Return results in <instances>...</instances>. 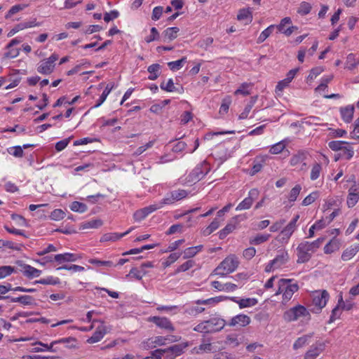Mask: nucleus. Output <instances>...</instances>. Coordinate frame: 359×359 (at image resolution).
Returning <instances> with one entry per match:
<instances>
[{
    "instance_id": "obj_1",
    "label": "nucleus",
    "mask_w": 359,
    "mask_h": 359,
    "mask_svg": "<svg viewBox=\"0 0 359 359\" xmlns=\"http://www.w3.org/2000/svg\"><path fill=\"white\" fill-rule=\"evenodd\" d=\"M239 262L234 255L226 257L219 265L215 269L216 275L225 276L226 275L233 272L238 266Z\"/></svg>"
},
{
    "instance_id": "obj_2",
    "label": "nucleus",
    "mask_w": 359,
    "mask_h": 359,
    "mask_svg": "<svg viewBox=\"0 0 359 359\" xmlns=\"http://www.w3.org/2000/svg\"><path fill=\"white\" fill-rule=\"evenodd\" d=\"M309 311L302 305H297L286 311L283 314L284 319L287 322L294 321L300 317L309 316Z\"/></svg>"
},
{
    "instance_id": "obj_3",
    "label": "nucleus",
    "mask_w": 359,
    "mask_h": 359,
    "mask_svg": "<svg viewBox=\"0 0 359 359\" xmlns=\"http://www.w3.org/2000/svg\"><path fill=\"white\" fill-rule=\"evenodd\" d=\"M312 297L313 305L315 306L313 312L319 313L325 306L330 297L329 293L326 290L316 291Z\"/></svg>"
},
{
    "instance_id": "obj_4",
    "label": "nucleus",
    "mask_w": 359,
    "mask_h": 359,
    "mask_svg": "<svg viewBox=\"0 0 359 359\" xmlns=\"http://www.w3.org/2000/svg\"><path fill=\"white\" fill-rule=\"evenodd\" d=\"M187 346V344H175L168 348L163 349V352L166 359H175L184 352V349Z\"/></svg>"
},
{
    "instance_id": "obj_5",
    "label": "nucleus",
    "mask_w": 359,
    "mask_h": 359,
    "mask_svg": "<svg viewBox=\"0 0 359 359\" xmlns=\"http://www.w3.org/2000/svg\"><path fill=\"white\" fill-rule=\"evenodd\" d=\"M325 348V342L317 341L304 355V359H316Z\"/></svg>"
},
{
    "instance_id": "obj_6",
    "label": "nucleus",
    "mask_w": 359,
    "mask_h": 359,
    "mask_svg": "<svg viewBox=\"0 0 359 359\" xmlns=\"http://www.w3.org/2000/svg\"><path fill=\"white\" fill-rule=\"evenodd\" d=\"M208 333L219 332L224 328L226 322L219 318H212L205 320Z\"/></svg>"
},
{
    "instance_id": "obj_7",
    "label": "nucleus",
    "mask_w": 359,
    "mask_h": 359,
    "mask_svg": "<svg viewBox=\"0 0 359 359\" xmlns=\"http://www.w3.org/2000/svg\"><path fill=\"white\" fill-rule=\"evenodd\" d=\"M259 196V191L256 189H252L250 191L248 197L245 198L242 202H241L236 207V210H248L249 209L255 200Z\"/></svg>"
},
{
    "instance_id": "obj_8",
    "label": "nucleus",
    "mask_w": 359,
    "mask_h": 359,
    "mask_svg": "<svg viewBox=\"0 0 359 359\" xmlns=\"http://www.w3.org/2000/svg\"><path fill=\"white\" fill-rule=\"evenodd\" d=\"M149 321L154 323L160 328L165 329L170 332L175 330L171 322L167 318L153 316L149 318Z\"/></svg>"
},
{
    "instance_id": "obj_9",
    "label": "nucleus",
    "mask_w": 359,
    "mask_h": 359,
    "mask_svg": "<svg viewBox=\"0 0 359 359\" xmlns=\"http://www.w3.org/2000/svg\"><path fill=\"white\" fill-rule=\"evenodd\" d=\"M107 332V328L103 322L99 325L93 336L87 339L88 344H94L100 341Z\"/></svg>"
},
{
    "instance_id": "obj_10",
    "label": "nucleus",
    "mask_w": 359,
    "mask_h": 359,
    "mask_svg": "<svg viewBox=\"0 0 359 359\" xmlns=\"http://www.w3.org/2000/svg\"><path fill=\"white\" fill-rule=\"evenodd\" d=\"M209 171L210 168L208 163L204 162L200 166L196 167L191 172V176L192 177V180H200L206 175Z\"/></svg>"
},
{
    "instance_id": "obj_11",
    "label": "nucleus",
    "mask_w": 359,
    "mask_h": 359,
    "mask_svg": "<svg viewBox=\"0 0 359 359\" xmlns=\"http://www.w3.org/2000/svg\"><path fill=\"white\" fill-rule=\"evenodd\" d=\"M250 318L248 316L244 314H240L234 316L231 318V321L229 323V326H241L244 327L250 324Z\"/></svg>"
},
{
    "instance_id": "obj_12",
    "label": "nucleus",
    "mask_w": 359,
    "mask_h": 359,
    "mask_svg": "<svg viewBox=\"0 0 359 359\" xmlns=\"http://www.w3.org/2000/svg\"><path fill=\"white\" fill-rule=\"evenodd\" d=\"M298 290L299 286L297 283H287L284 288V292L283 294V300L287 302L290 299H291L294 293L297 292Z\"/></svg>"
},
{
    "instance_id": "obj_13",
    "label": "nucleus",
    "mask_w": 359,
    "mask_h": 359,
    "mask_svg": "<svg viewBox=\"0 0 359 359\" xmlns=\"http://www.w3.org/2000/svg\"><path fill=\"white\" fill-rule=\"evenodd\" d=\"M289 259V255L286 251H280V253L271 260L272 264L275 266V268L279 269L283 264L287 262Z\"/></svg>"
},
{
    "instance_id": "obj_14",
    "label": "nucleus",
    "mask_w": 359,
    "mask_h": 359,
    "mask_svg": "<svg viewBox=\"0 0 359 359\" xmlns=\"http://www.w3.org/2000/svg\"><path fill=\"white\" fill-rule=\"evenodd\" d=\"M134 228L132 227L129 229L127 231L123 233H108L104 234L100 238L101 242H107V241H116L124 236L128 234Z\"/></svg>"
},
{
    "instance_id": "obj_15",
    "label": "nucleus",
    "mask_w": 359,
    "mask_h": 359,
    "mask_svg": "<svg viewBox=\"0 0 359 359\" xmlns=\"http://www.w3.org/2000/svg\"><path fill=\"white\" fill-rule=\"evenodd\" d=\"M359 251V245H354L347 248L341 255V259L343 261H348L352 259Z\"/></svg>"
},
{
    "instance_id": "obj_16",
    "label": "nucleus",
    "mask_w": 359,
    "mask_h": 359,
    "mask_svg": "<svg viewBox=\"0 0 359 359\" xmlns=\"http://www.w3.org/2000/svg\"><path fill=\"white\" fill-rule=\"evenodd\" d=\"M76 259V255L72 253L59 254L54 256V260L58 264L68 262H75Z\"/></svg>"
},
{
    "instance_id": "obj_17",
    "label": "nucleus",
    "mask_w": 359,
    "mask_h": 359,
    "mask_svg": "<svg viewBox=\"0 0 359 359\" xmlns=\"http://www.w3.org/2000/svg\"><path fill=\"white\" fill-rule=\"evenodd\" d=\"M340 112H341L343 120L346 123H350L353 119V113H354V107L349 105L344 108H341Z\"/></svg>"
},
{
    "instance_id": "obj_18",
    "label": "nucleus",
    "mask_w": 359,
    "mask_h": 359,
    "mask_svg": "<svg viewBox=\"0 0 359 359\" xmlns=\"http://www.w3.org/2000/svg\"><path fill=\"white\" fill-rule=\"evenodd\" d=\"M55 65L49 64L46 60L41 62L37 67V71L42 74H50L54 70Z\"/></svg>"
},
{
    "instance_id": "obj_19",
    "label": "nucleus",
    "mask_w": 359,
    "mask_h": 359,
    "mask_svg": "<svg viewBox=\"0 0 359 359\" xmlns=\"http://www.w3.org/2000/svg\"><path fill=\"white\" fill-rule=\"evenodd\" d=\"M297 262L298 263H305L308 262L311 258V254L309 251L306 250L304 248H301V245L299 244L297 247Z\"/></svg>"
},
{
    "instance_id": "obj_20",
    "label": "nucleus",
    "mask_w": 359,
    "mask_h": 359,
    "mask_svg": "<svg viewBox=\"0 0 359 359\" xmlns=\"http://www.w3.org/2000/svg\"><path fill=\"white\" fill-rule=\"evenodd\" d=\"M23 273L25 276L31 278L33 277H38L40 276L41 271L37 269H35L30 265L24 264L22 266Z\"/></svg>"
},
{
    "instance_id": "obj_21",
    "label": "nucleus",
    "mask_w": 359,
    "mask_h": 359,
    "mask_svg": "<svg viewBox=\"0 0 359 359\" xmlns=\"http://www.w3.org/2000/svg\"><path fill=\"white\" fill-rule=\"evenodd\" d=\"M235 299V297H233L231 299L235 302L238 303L241 309L255 306L258 302L257 299L255 298L241 299L238 301L236 300Z\"/></svg>"
},
{
    "instance_id": "obj_22",
    "label": "nucleus",
    "mask_w": 359,
    "mask_h": 359,
    "mask_svg": "<svg viewBox=\"0 0 359 359\" xmlns=\"http://www.w3.org/2000/svg\"><path fill=\"white\" fill-rule=\"evenodd\" d=\"M257 100V95L253 96L250 98L249 103L245 106L243 111L239 115V119H245L248 117V115L255 104Z\"/></svg>"
},
{
    "instance_id": "obj_23",
    "label": "nucleus",
    "mask_w": 359,
    "mask_h": 359,
    "mask_svg": "<svg viewBox=\"0 0 359 359\" xmlns=\"http://www.w3.org/2000/svg\"><path fill=\"white\" fill-rule=\"evenodd\" d=\"M11 302H18L23 305H32L34 302V298L29 295H23L18 297H11Z\"/></svg>"
},
{
    "instance_id": "obj_24",
    "label": "nucleus",
    "mask_w": 359,
    "mask_h": 359,
    "mask_svg": "<svg viewBox=\"0 0 359 359\" xmlns=\"http://www.w3.org/2000/svg\"><path fill=\"white\" fill-rule=\"evenodd\" d=\"M237 19L240 21L246 20L245 24H248L252 20V13L249 9H241L237 15Z\"/></svg>"
},
{
    "instance_id": "obj_25",
    "label": "nucleus",
    "mask_w": 359,
    "mask_h": 359,
    "mask_svg": "<svg viewBox=\"0 0 359 359\" xmlns=\"http://www.w3.org/2000/svg\"><path fill=\"white\" fill-rule=\"evenodd\" d=\"M179 31L180 29L176 27L167 28L163 32V36L165 39L172 41L177 37V33Z\"/></svg>"
},
{
    "instance_id": "obj_26",
    "label": "nucleus",
    "mask_w": 359,
    "mask_h": 359,
    "mask_svg": "<svg viewBox=\"0 0 359 359\" xmlns=\"http://www.w3.org/2000/svg\"><path fill=\"white\" fill-rule=\"evenodd\" d=\"M114 88V85L110 86V84H107L104 90L100 95V98L97 100L96 104L92 108H97L100 107L106 100L109 93Z\"/></svg>"
},
{
    "instance_id": "obj_27",
    "label": "nucleus",
    "mask_w": 359,
    "mask_h": 359,
    "mask_svg": "<svg viewBox=\"0 0 359 359\" xmlns=\"http://www.w3.org/2000/svg\"><path fill=\"white\" fill-rule=\"evenodd\" d=\"M160 69L161 66L159 64H153L149 66L147 71L151 74L149 76L148 79L151 81L156 80L158 77Z\"/></svg>"
},
{
    "instance_id": "obj_28",
    "label": "nucleus",
    "mask_w": 359,
    "mask_h": 359,
    "mask_svg": "<svg viewBox=\"0 0 359 359\" xmlns=\"http://www.w3.org/2000/svg\"><path fill=\"white\" fill-rule=\"evenodd\" d=\"M312 337V334H306L299 337L293 344L294 349L297 350L302 348L308 343V341Z\"/></svg>"
},
{
    "instance_id": "obj_29",
    "label": "nucleus",
    "mask_w": 359,
    "mask_h": 359,
    "mask_svg": "<svg viewBox=\"0 0 359 359\" xmlns=\"http://www.w3.org/2000/svg\"><path fill=\"white\" fill-rule=\"evenodd\" d=\"M306 158V153L303 151H299L297 154L294 155L290 159V164L292 165H297L299 163H303V161Z\"/></svg>"
},
{
    "instance_id": "obj_30",
    "label": "nucleus",
    "mask_w": 359,
    "mask_h": 359,
    "mask_svg": "<svg viewBox=\"0 0 359 359\" xmlns=\"http://www.w3.org/2000/svg\"><path fill=\"white\" fill-rule=\"evenodd\" d=\"M271 235L270 234H257L253 238H250V243L252 245H259L267 241Z\"/></svg>"
},
{
    "instance_id": "obj_31",
    "label": "nucleus",
    "mask_w": 359,
    "mask_h": 359,
    "mask_svg": "<svg viewBox=\"0 0 359 359\" xmlns=\"http://www.w3.org/2000/svg\"><path fill=\"white\" fill-rule=\"evenodd\" d=\"M275 25H270L266 29H265L259 35L257 39V43H261L264 42L272 33L273 29H274Z\"/></svg>"
},
{
    "instance_id": "obj_32",
    "label": "nucleus",
    "mask_w": 359,
    "mask_h": 359,
    "mask_svg": "<svg viewBox=\"0 0 359 359\" xmlns=\"http://www.w3.org/2000/svg\"><path fill=\"white\" fill-rule=\"evenodd\" d=\"M70 209L74 212H84L87 210V205L79 201H74L70 205Z\"/></svg>"
},
{
    "instance_id": "obj_33",
    "label": "nucleus",
    "mask_w": 359,
    "mask_h": 359,
    "mask_svg": "<svg viewBox=\"0 0 359 359\" xmlns=\"http://www.w3.org/2000/svg\"><path fill=\"white\" fill-rule=\"evenodd\" d=\"M41 283L43 285H57L60 283V280L58 278H53L52 276H49L46 278L40 279L39 280H36L34 284Z\"/></svg>"
},
{
    "instance_id": "obj_34",
    "label": "nucleus",
    "mask_w": 359,
    "mask_h": 359,
    "mask_svg": "<svg viewBox=\"0 0 359 359\" xmlns=\"http://www.w3.org/2000/svg\"><path fill=\"white\" fill-rule=\"evenodd\" d=\"M348 144V142L343 141H332L329 142L328 146L333 151H342L344 147L343 145Z\"/></svg>"
},
{
    "instance_id": "obj_35",
    "label": "nucleus",
    "mask_w": 359,
    "mask_h": 359,
    "mask_svg": "<svg viewBox=\"0 0 359 359\" xmlns=\"http://www.w3.org/2000/svg\"><path fill=\"white\" fill-rule=\"evenodd\" d=\"M172 197H174L175 201H178L181 199L186 198L188 195L187 191L184 189H178L171 191Z\"/></svg>"
},
{
    "instance_id": "obj_36",
    "label": "nucleus",
    "mask_w": 359,
    "mask_h": 359,
    "mask_svg": "<svg viewBox=\"0 0 359 359\" xmlns=\"http://www.w3.org/2000/svg\"><path fill=\"white\" fill-rule=\"evenodd\" d=\"M186 60H187V57H184L180 60L168 62V65L170 68L171 70H172V71L177 70L182 67V64L184 62H186Z\"/></svg>"
},
{
    "instance_id": "obj_37",
    "label": "nucleus",
    "mask_w": 359,
    "mask_h": 359,
    "mask_svg": "<svg viewBox=\"0 0 359 359\" xmlns=\"http://www.w3.org/2000/svg\"><path fill=\"white\" fill-rule=\"evenodd\" d=\"M301 190L302 187L299 184H297L295 187H294L291 189L290 193L289 194V201L291 202L295 201Z\"/></svg>"
},
{
    "instance_id": "obj_38",
    "label": "nucleus",
    "mask_w": 359,
    "mask_h": 359,
    "mask_svg": "<svg viewBox=\"0 0 359 359\" xmlns=\"http://www.w3.org/2000/svg\"><path fill=\"white\" fill-rule=\"evenodd\" d=\"M195 264V262L193 261V260H188L186 262H184V264H182V265H180L175 271V273H180V272H184V271H186L187 270H189V269H191V267H193Z\"/></svg>"
},
{
    "instance_id": "obj_39",
    "label": "nucleus",
    "mask_w": 359,
    "mask_h": 359,
    "mask_svg": "<svg viewBox=\"0 0 359 359\" xmlns=\"http://www.w3.org/2000/svg\"><path fill=\"white\" fill-rule=\"evenodd\" d=\"M235 229V226L231 224H228L223 229L219 232V238L224 239L226 236L230 233Z\"/></svg>"
},
{
    "instance_id": "obj_40",
    "label": "nucleus",
    "mask_w": 359,
    "mask_h": 359,
    "mask_svg": "<svg viewBox=\"0 0 359 359\" xmlns=\"http://www.w3.org/2000/svg\"><path fill=\"white\" fill-rule=\"evenodd\" d=\"M322 167L319 163H316L313 165L311 172V179L312 180H315L318 179L320 176V173L321 172Z\"/></svg>"
},
{
    "instance_id": "obj_41",
    "label": "nucleus",
    "mask_w": 359,
    "mask_h": 359,
    "mask_svg": "<svg viewBox=\"0 0 359 359\" xmlns=\"http://www.w3.org/2000/svg\"><path fill=\"white\" fill-rule=\"evenodd\" d=\"M318 197V192H312L303 200L302 205L304 206L309 205L313 203Z\"/></svg>"
},
{
    "instance_id": "obj_42",
    "label": "nucleus",
    "mask_w": 359,
    "mask_h": 359,
    "mask_svg": "<svg viewBox=\"0 0 359 359\" xmlns=\"http://www.w3.org/2000/svg\"><path fill=\"white\" fill-rule=\"evenodd\" d=\"M15 271V269L11 266H0V279L11 274Z\"/></svg>"
},
{
    "instance_id": "obj_43",
    "label": "nucleus",
    "mask_w": 359,
    "mask_h": 359,
    "mask_svg": "<svg viewBox=\"0 0 359 359\" xmlns=\"http://www.w3.org/2000/svg\"><path fill=\"white\" fill-rule=\"evenodd\" d=\"M311 10V6L307 2H302L298 8L297 12L301 15H307Z\"/></svg>"
},
{
    "instance_id": "obj_44",
    "label": "nucleus",
    "mask_w": 359,
    "mask_h": 359,
    "mask_svg": "<svg viewBox=\"0 0 359 359\" xmlns=\"http://www.w3.org/2000/svg\"><path fill=\"white\" fill-rule=\"evenodd\" d=\"M65 216V212L63 210L60 209H55L51 212L50 217L53 220H60L62 219Z\"/></svg>"
},
{
    "instance_id": "obj_45",
    "label": "nucleus",
    "mask_w": 359,
    "mask_h": 359,
    "mask_svg": "<svg viewBox=\"0 0 359 359\" xmlns=\"http://www.w3.org/2000/svg\"><path fill=\"white\" fill-rule=\"evenodd\" d=\"M161 88L167 92H174L176 90L172 79H170L166 84L164 82H163L161 84Z\"/></svg>"
},
{
    "instance_id": "obj_46",
    "label": "nucleus",
    "mask_w": 359,
    "mask_h": 359,
    "mask_svg": "<svg viewBox=\"0 0 359 359\" xmlns=\"http://www.w3.org/2000/svg\"><path fill=\"white\" fill-rule=\"evenodd\" d=\"M89 263L96 265V266H104L107 267H111L114 266V264L111 261H101L97 259H91L89 260Z\"/></svg>"
},
{
    "instance_id": "obj_47",
    "label": "nucleus",
    "mask_w": 359,
    "mask_h": 359,
    "mask_svg": "<svg viewBox=\"0 0 359 359\" xmlns=\"http://www.w3.org/2000/svg\"><path fill=\"white\" fill-rule=\"evenodd\" d=\"M291 236L292 235H290L286 230L283 229L279 235L276 237V240L281 243H285L287 242Z\"/></svg>"
},
{
    "instance_id": "obj_48",
    "label": "nucleus",
    "mask_w": 359,
    "mask_h": 359,
    "mask_svg": "<svg viewBox=\"0 0 359 359\" xmlns=\"http://www.w3.org/2000/svg\"><path fill=\"white\" fill-rule=\"evenodd\" d=\"M285 147V145L282 142H280L273 145L271 147L269 151L271 154H280L284 149Z\"/></svg>"
},
{
    "instance_id": "obj_49",
    "label": "nucleus",
    "mask_w": 359,
    "mask_h": 359,
    "mask_svg": "<svg viewBox=\"0 0 359 359\" xmlns=\"http://www.w3.org/2000/svg\"><path fill=\"white\" fill-rule=\"evenodd\" d=\"M337 249V244L336 242L331 241L324 247V252L325 254H330Z\"/></svg>"
},
{
    "instance_id": "obj_50",
    "label": "nucleus",
    "mask_w": 359,
    "mask_h": 359,
    "mask_svg": "<svg viewBox=\"0 0 359 359\" xmlns=\"http://www.w3.org/2000/svg\"><path fill=\"white\" fill-rule=\"evenodd\" d=\"M159 38V33L156 28L152 27L151 29V34L145 38V41L147 43H150L153 41L158 40Z\"/></svg>"
},
{
    "instance_id": "obj_51",
    "label": "nucleus",
    "mask_w": 359,
    "mask_h": 359,
    "mask_svg": "<svg viewBox=\"0 0 359 359\" xmlns=\"http://www.w3.org/2000/svg\"><path fill=\"white\" fill-rule=\"evenodd\" d=\"M25 7V5H15L11 8V9L8 11V13L6 15V18H11L13 15L18 13L19 11H22Z\"/></svg>"
},
{
    "instance_id": "obj_52",
    "label": "nucleus",
    "mask_w": 359,
    "mask_h": 359,
    "mask_svg": "<svg viewBox=\"0 0 359 359\" xmlns=\"http://www.w3.org/2000/svg\"><path fill=\"white\" fill-rule=\"evenodd\" d=\"M145 210H146L144 208L137 210L133 215V217H134L135 220L140 221V220L144 219L148 215L147 212Z\"/></svg>"
},
{
    "instance_id": "obj_53",
    "label": "nucleus",
    "mask_w": 359,
    "mask_h": 359,
    "mask_svg": "<svg viewBox=\"0 0 359 359\" xmlns=\"http://www.w3.org/2000/svg\"><path fill=\"white\" fill-rule=\"evenodd\" d=\"M8 152L15 157H22L23 156L22 148L20 146L11 147L8 149Z\"/></svg>"
},
{
    "instance_id": "obj_54",
    "label": "nucleus",
    "mask_w": 359,
    "mask_h": 359,
    "mask_svg": "<svg viewBox=\"0 0 359 359\" xmlns=\"http://www.w3.org/2000/svg\"><path fill=\"white\" fill-rule=\"evenodd\" d=\"M231 102V100L229 97H227L223 100V102L219 109L220 114L226 113L228 111Z\"/></svg>"
},
{
    "instance_id": "obj_55",
    "label": "nucleus",
    "mask_w": 359,
    "mask_h": 359,
    "mask_svg": "<svg viewBox=\"0 0 359 359\" xmlns=\"http://www.w3.org/2000/svg\"><path fill=\"white\" fill-rule=\"evenodd\" d=\"M250 84L244 83H243L234 93L235 95L241 94L243 95H248L250 94V92L248 90V87Z\"/></svg>"
},
{
    "instance_id": "obj_56",
    "label": "nucleus",
    "mask_w": 359,
    "mask_h": 359,
    "mask_svg": "<svg viewBox=\"0 0 359 359\" xmlns=\"http://www.w3.org/2000/svg\"><path fill=\"white\" fill-rule=\"evenodd\" d=\"M340 308L341 307H339V306H335L332 311V313H331V316H330V320L328 321L329 323H332V322H334L336 319H338L339 318L340 316H341V311H340Z\"/></svg>"
},
{
    "instance_id": "obj_57",
    "label": "nucleus",
    "mask_w": 359,
    "mask_h": 359,
    "mask_svg": "<svg viewBox=\"0 0 359 359\" xmlns=\"http://www.w3.org/2000/svg\"><path fill=\"white\" fill-rule=\"evenodd\" d=\"M292 282V280L291 279H285V278H282L280 280H279L278 281V291L276 292V295H278L280 293H283L284 292V288H285V286L287 284V283H290Z\"/></svg>"
},
{
    "instance_id": "obj_58",
    "label": "nucleus",
    "mask_w": 359,
    "mask_h": 359,
    "mask_svg": "<svg viewBox=\"0 0 359 359\" xmlns=\"http://www.w3.org/2000/svg\"><path fill=\"white\" fill-rule=\"evenodd\" d=\"M359 196L356 194H348L347 197V205L349 208L353 207L358 201Z\"/></svg>"
},
{
    "instance_id": "obj_59",
    "label": "nucleus",
    "mask_w": 359,
    "mask_h": 359,
    "mask_svg": "<svg viewBox=\"0 0 359 359\" xmlns=\"http://www.w3.org/2000/svg\"><path fill=\"white\" fill-rule=\"evenodd\" d=\"M119 13L117 11H111L109 13H105L104 15V20L107 22L116 19L118 17Z\"/></svg>"
},
{
    "instance_id": "obj_60",
    "label": "nucleus",
    "mask_w": 359,
    "mask_h": 359,
    "mask_svg": "<svg viewBox=\"0 0 359 359\" xmlns=\"http://www.w3.org/2000/svg\"><path fill=\"white\" fill-rule=\"evenodd\" d=\"M301 248H304L306 250L309 252H313L316 249H317V243H309V242H302L300 243Z\"/></svg>"
},
{
    "instance_id": "obj_61",
    "label": "nucleus",
    "mask_w": 359,
    "mask_h": 359,
    "mask_svg": "<svg viewBox=\"0 0 359 359\" xmlns=\"http://www.w3.org/2000/svg\"><path fill=\"white\" fill-rule=\"evenodd\" d=\"M341 156H344L346 160L351 159L353 156V150L350 147H344L342 149Z\"/></svg>"
},
{
    "instance_id": "obj_62",
    "label": "nucleus",
    "mask_w": 359,
    "mask_h": 359,
    "mask_svg": "<svg viewBox=\"0 0 359 359\" xmlns=\"http://www.w3.org/2000/svg\"><path fill=\"white\" fill-rule=\"evenodd\" d=\"M163 8L162 6L155 7L153 9L151 19L153 20H158L161 18V16L163 13Z\"/></svg>"
},
{
    "instance_id": "obj_63",
    "label": "nucleus",
    "mask_w": 359,
    "mask_h": 359,
    "mask_svg": "<svg viewBox=\"0 0 359 359\" xmlns=\"http://www.w3.org/2000/svg\"><path fill=\"white\" fill-rule=\"evenodd\" d=\"M102 225V221L100 219H95L90 221L83 225L84 228H98Z\"/></svg>"
},
{
    "instance_id": "obj_64",
    "label": "nucleus",
    "mask_w": 359,
    "mask_h": 359,
    "mask_svg": "<svg viewBox=\"0 0 359 359\" xmlns=\"http://www.w3.org/2000/svg\"><path fill=\"white\" fill-rule=\"evenodd\" d=\"M70 139H71V137H69V138L64 139V140L57 142L55 144V149L57 151H60L63 150L68 145Z\"/></svg>"
}]
</instances>
